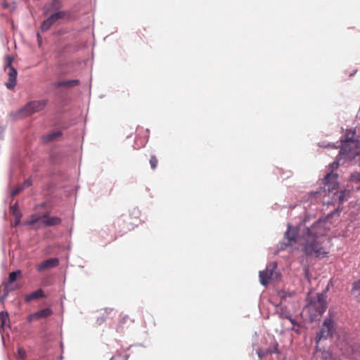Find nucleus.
Returning <instances> with one entry per match:
<instances>
[{"instance_id": "nucleus-2", "label": "nucleus", "mask_w": 360, "mask_h": 360, "mask_svg": "<svg viewBox=\"0 0 360 360\" xmlns=\"http://www.w3.org/2000/svg\"><path fill=\"white\" fill-rule=\"evenodd\" d=\"M354 158H350L347 154L345 153V152H342L340 150L338 155L336 157L335 160L332 162L329 167L331 169V172L328 173L323 179V192L328 191V193L333 192L337 189L338 186V175L336 173L333 172V170L338 169L339 165H344L346 162H352ZM322 192L321 188L319 191L311 192V196L317 197L318 195H321Z\"/></svg>"}, {"instance_id": "nucleus-33", "label": "nucleus", "mask_w": 360, "mask_h": 360, "mask_svg": "<svg viewBox=\"0 0 360 360\" xmlns=\"http://www.w3.org/2000/svg\"><path fill=\"white\" fill-rule=\"evenodd\" d=\"M39 220L41 221V217H35L34 216H32L31 219L30 221H27L26 224H27V225L34 224Z\"/></svg>"}, {"instance_id": "nucleus-20", "label": "nucleus", "mask_w": 360, "mask_h": 360, "mask_svg": "<svg viewBox=\"0 0 360 360\" xmlns=\"http://www.w3.org/2000/svg\"><path fill=\"white\" fill-rule=\"evenodd\" d=\"M48 18L45 19L41 25V32H44L49 30L52 25H53L56 22L54 20L51 18V16L50 15H47Z\"/></svg>"}, {"instance_id": "nucleus-41", "label": "nucleus", "mask_w": 360, "mask_h": 360, "mask_svg": "<svg viewBox=\"0 0 360 360\" xmlns=\"http://www.w3.org/2000/svg\"><path fill=\"white\" fill-rule=\"evenodd\" d=\"M316 349L317 350H321V349H319V344H317V343H316Z\"/></svg>"}, {"instance_id": "nucleus-23", "label": "nucleus", "mask_w": 360, "mask_h": 360, "mask_svg": "<svg viewBox=\"0 0 360 360\" xmlns=\"http://www.w3.org/2000/svg\"><path fill=\"white\" fill-rule=\"evenodd\" d=\"M49 15L51 16V18L54 20L55 22H56L58 20L65 18L67 15V13L65 11H62L53 12Z\"/></svg>"}, {"instance_id": "nucleus-14", "label": "nucleus", "mask_w": 360, "mask_h": 360, "mask_svg": "<svg viewBox=\"0 0 360 360\" xmlns=\"http://www.w3.org/2000/svg\"><path fill=\"white\" fill-rule=\"evenodd\" d=\"M63 135V133L61 131H52L51 133H49L47 134L43 135L41 138L42 143H48L51 141H53L56 139L60 137Z\"/></svg>"}, {"instance_id": "nucleus-25", "label": "nucleus", "mask_w": 360, "mask_h": 360, "mask_svg": "<svg viewBox=\"0 0 360 360\" xmlns=\"http://www.w3.org/2000/svg\"><path fill=\"white\" fill-rule=\"evenodd\" d=\"M14 289L11 287V284H8V282L4 283V294L1 297V302H4V300L8 295L9 292H11Z\"/></svg>"}, {"instance_id": "nucleus-8", "label": "nucleus", "mask_w": 360, "mask_h": 360, "mask_svg": "<svg viewBox=\"0 0 360 360\" xmlns=\"http://www.w3.org/2000/svg\"><path fill=\"white\" fill-rule=\"evenodd\" d=\"M297 231L292 228L290 224L288 225V229L285 232V238L288 240V243H282L279 247L280 250H285L287 246L292 245L296 242L297 237Z\"/></svg>"}, {"instance_id": "nucleus-6", "label": "nucleus", "mask_w": 360, "mask_h": 360, "mask_svg": "<svg viewBox=\"0 0 360 360\" xmlns=\"http://www.w3.org/2000/svg\"><path fill=\"white\" fill-rule=\"evenodd\" d=\"M308 307L310 311L315 312V315L323 314L326 309L325 295L323 293H319L316 297L311 300Z\"/></svg>"}, {"instance_id": "nucleus-10", "label": "nucleus", "mask_w": 360, "mask_h": 360, "mask_svg": "<svg viewBox=\"0 0 360 360\" xmlns=\"http://www.w3.org/2000/svg\"><path fill=\"white\" fill-rule=\"evenodd\" d=\"M62 221L58 217H50L48 212L44 213L41 216V223L44 226L49 227L58 225Z\"/></svg>"}, {"instance_id": "nucleus-37", "label": "nucleus", "mask_w": 360, "mask_h": 360, "mask_svg": "<svg viewBox=\"0 0 360 360\" xmlns=\"http://www.w3.org/2000/svg\"><path fill=\"white\" fill-rule=\"evenodd\" d=\"M4 131L5 128L3 126L0 125V140L2 139L3 138Z\"/></svg>"}, {"instance_id": "nucleus-4", "label": "nucleus", "mask_w": 360, "mask_h": 360, "mask_svg": "<svg viewBox=\"0 0 360 360\" xmlns=\"http://www.w3.org/2000/svg\"><path fill=\"white\" fill-rule=\"evenodd\" d=\"M48 103V99L33 100L29 101L18 111L11 112V116L15 119H21L29 117L34 113L43 110Z\"/></svg>"}, {"instance_id": "nucleus-15", "label": "nucleus", "mask_w": 360, "mask_h": 360, "mask_svg": "<svg viewBox=\"0 0 360 360\" xmlns=\"http://www.w3.org/2000/svg\"><path fill=\"white\" fill-rule=\"evenodd\" d=\"M279 349H278V345L277 342H274L271 347L269 348L264 349V350H259L257 352L259 357L262 358L266 355L268 354H278Z\"/></svg>"}, {"instance_id": "nucleus-7", "label": "nucleus", "mask_w": 360, "mask_h": 360, "mask_svg": "<svg viewBox=\"0 0 360 360\" xmlns=\"http://www.w3.org/2000/svg\"><path fill=\"white\" fill-rule=\"evenodd\" d=\"M12 58L8 57L6 68L8 69V75L9 77L8 81L6 82L5 85L8 89H13L17 84V70L12 65Z\"/></svg>"}, {"instance_id": "nucleus-34", "label": "nucleus", "mask_w": 360, "mask_h": 360, "mask_svg": "<svg viewBox=\"0 0 360 360\" xmlns=\"http://www.w3.org/2000/svg\"><path fill=\"white\" fill-rule=\"evenodd\" d=\"M276 267H277L276 262H271L266 268H269V272H271V274L273 275L274 271L276 269Z\"/></svg>"}, {"instance_id": "nucleus-17", "label": "nucleus", "mask_w": 360, "mask_h": 360, "mask_svg": "<svg viewBox=\"0 0 360 360\" xmlns=\"http://www.w3.org/2000/svg\"><path fill=\"white\" fill-rule=\"evenodd\" d=\"M79 84V79H69V80L59 81L54 84V86L56 88H59V87H62V86L73 87L75 86L78 85Z\"/></svg>"}, {"instance_id": "nucleus-12", "label": "nucleus", "mask_w": 360, "mask_h": 360, "mask_svg": "<svg viewBox=\"0 0 360 360\" xmlns=\"http://www.w3.org/2000/svg\"><path fill=\"white\" fill-rule=\"evenodd\" d=\"M59 264V259L56 257L48 259L37 266V271H41L45 269L54 268Z\"/></svg>"}, {"instance_id": "nucleus-13", "label": "nucleus", "mask_w": 360, "mask_h": 360, "mask_svg": "<svg viewBox=\"0 0 360 360\" xmlns=\"http://www.w3.org/2000/svg\"><path fill=\"white\" fill-rule=\"evenodd\" d=\"M127 219V215H122L114 221L115 227L117 228L120 232H124L126 229H129V224L126 222Z\"/></svg>"}, {"instance_id": "nucleus-38", "label": "nucleus", "mask_w": 360, "mask_h": 360, "mask_svg": "<svg viewBox=\"0 0 360 360\" xmlns=\"http://www.w3.org/2000/svg\"><path fill=\"white\" fill-rule=\"evenodd\" d=\"M112 311V309H110V308H106V309H104V312L107 315L110 314Z\"/></svg>"}, {"instance_id": "nucleus-26", "label": "nucleus", "mask_w": 360, "mask_h": 360, "mask_svg": "<svg viewBox=\"0 0 360 360\" xmlns=\"http://www.w3.org/2000/svg\"><path fill=\"white\" fill-rule=\"evenodd\" d=\"M352 294L355 297H360V280H359L353 283V286H352Z\"/></svg>"}, {"instance_id": "nucleus-39", "label": "nucleus", "mask_w": 360, "mask_h": 360, "mask_svg": "<svg viewBox=\"0 0 360 360\" xmlns=\"http://www.w3.org/2000/svg\"><path fill=\"white\" fill-rule=\"evenodd\" d=\"M2 6H3V8H7L8 7V3H6H6H4V4H2Z\"/></svg>"}, {"instance_id": "nucleus-1", "label": "nucleus", "mask_w": 360, "mask_h": 360, "mask_svg": "<svg viewBox=\"0 0 360 360\" xmlns=\"http://www.w3.org/2000/svg\"><path fill=\"white\" fill-rule=\"evenodd\" d=\"M325 226L326 220L320 219L301 231V238L304 240L303 249L307 255L323 257L328 254L322 245L323 237L326 234Z\"/></svg>"}, {"instance_id": "nucleus-27", "label": "nucleus", "mask_w": 360, "mask_h": 360, "mask_svg": "<svg viewBox=\"0 0 360 360\" xmlns=\"http://www.w3.org/2000/svg\"><path fill=\"white\" fill-rule=\"evenodd\" d=\"M321 357L323 360H335L333 358L332 353L330 351L326 350L325 349L322 350Z\"/></svg>"}, {"instance_id": "nucleus-11", "label": "nucleus", "mask_w": 360, "mask_h": 360, "mask_svg": "<svg viewBox=\"0 0 360 360\" xmlns=\"http://www.w3.org/2000/svg\"><path fill=\"white\" fill-rule=\"evenodd\" d=\"M52 314L53 312L51 309L45 308L30 314L28 317V321L31 322L39 319L46 318L50 316Z\"/></svg>"}, {"instance_id": "nucleus-28", "label": "nucleus", "mask_w": 360, "mask_h": 360, "mask_svg": "<svg viewBox=\"0 0 360 360\" xmlns=\"http://www.w3.org/2000/svg\"><path fill=\"white\" fill-rule=\"evenodd\" d=\"M17 354H18V359H19L20 360L25 359L26 357V355H27L26 351L22 347L18 348Z\"/></svg>"}, {"instance_id": "nucleus-32", "label": "nucleus", "mask_w": 360, "mask_h": 360, "mask_svg": "<svg viewBox=\"0 0 360 360\" xmlns=\"http://www.w3.org/2000/svg\"><path fill=\"white\" fill-rule=\"evenodd\" d=\"M24 189L28 188L32 185V180L31 178H28L23 183L20 184Z\"/></svg>"}, {"instance_id": "nucleus-18", "label": "nucleus", "mask_w": 360, "mask_h": 360, "mask_svg": "<svg viewBox=\"0 0 360 360\" xmlns=\"http://www.w3.org/2000/svg\"><path fill=\"white\" fill-rule=\"evenodd\" d=\"M44 297V291L41 289H38L25 297L26 302H30L33 300H37Z\"/></svg>"}, {"instance_id": "nucleus-16", "label": "nucleus", "mask_w": 360, "mask_h": 360, "mask_svg": "<svg viewBox=\"0 0 360 360\" xmlns=\"http://www.w3.org/2000/svg\"><path fill=\"white\" fill-rule=\"evenodd\" d=\"M259 276L260 283L262 285L265 286L269 283V281L271 278L272 274H271V272H269V268H266L265 270L259 271Z\"/></svg>"}, {"instance_id": "nucleus-30", "label": "nucleus", "mask_w": 360, "mask_h": 360, "mask_svg": "<svg viewBox=\"0 0 360 360\" xmlns=\"http://www.w3.org/2000/svg\"><path fill=\"white\" fill-rule=\"evenodd\" d=\"M23 190H24V188H22V185L20 184L19 185H17L16 186H15L13 188V190L11 191V195L15 196V195H18V193H20Z\"/></svg>"}, {"instance_id": "nucleus-21", "label": "nucleus", "mask_w": 360, "mask_h": 360, "mask_svg": "<svg viewBox=\"0 0 360 360\" xmlns=\"http://www.w3.org/2000/svg\"><path fill=\"white\" fill-rule=\"evenodd\" d=\"M349 181L352 184H357L355 187L353 186V189H360V172H354L351 174L349 178Z\"/></svg>"}, {"instance_id": "nucleus-5", "label": "nucleus", "mask_w": 360, "mask_h": 360, "mask_svg": "<svg viewBox=\"0 0 360 360\" xmlns=\"http://www.w3.org/2000/svg\"><path fill=\"white\" fill-rule=\"evenodd\" d=\"M335 331V323L330 317H326L319 332L316 334L315 340L316 343L319 344L321 340H326L333 336Z\"/></svg>"}, {"instance_id": "nucleus-43", "label": "nucleus", "mask_w": 360, "mask_h": 360, "mask_svg": "<svg viewBox=\"0 0 360 360\" xmlns=\"http://www.w3.org/2000/svg\"><path fill=\"white\" fill-rule=\"evenodd\" d=\"M18 224H19V220H18V221H16L15 222V226H17Z\"/></svg>"}, {"instance_id": "nucleus-36", "label": "nucleus", "mask_w": 360, "mask_h": 360, "mask_svg": "<svg viewBox=\"0 0 360 360\" xmlns=\"http://www.w3.org/2000/svg\"><path fill=\"white\" fill-rule=\"evenodd\" d=\"M105 319H106V316H105L104 315H103V316H100V317H98V319H97V323L100 325V324H101L103 321H105Z\"/></svg>"}, {"instance_id": "nucleus-3", "label": "nucleus", "mask_w": 360, "mask_h": 360, "mask_svg": "<svg viewBox=\"0 0 360 360\" xmlns=\"http://www.w3.org/2000/svg\"><path fill=\"white\" fill-rule=\"evenodd\" d=\"M356 131L346 129L345 134L341 137V143L338 146L340 150L345 152L350 158L360 155L359 141L355 139Z\"/></svg>"}, {"instance_id": "nucleus-22", "label": "nucleus", "mask_w": 360, "mask_h": 360, "mask_svg": "<svg viewBox=\"0 0 360 360\" xmlns=\"http://www.w3.org/2000/svg\"><path fill=\"white\" fill-rule=\"evenodd\" d=\"M7 322H9V316L7 311L0 312V331L4 330V326H6Z\"/></svg>"}, {"instance_id": "nucleus-40", "label": "nucleus", "mask_w": 360, "mask_h": 360, "mask_svg": "<svg viewBox=\"0 0 360 360\" xmlns=\"http://www.w3.org/2000/svg\"><path fill=\"white\" fill-rule=\"evenodd\" d=\"M12 209L13 210V214H15L16 208L13 207Z\"/></svg>"}, {"instance_id": "nucleus-24", "label": "nucleus", "mask_w": 360, "mask_h": 360, "mask_svg": "<svg viewBox=\"0 0 360 360\" xmlns=\"http://www.w3.org/2000/svg\"><path fill=\"white\" fill-rule=\"evenodd\" d=\"M20 275H21L20 270H16V271L11 272L8 275V279L7 282H8V284L13 283V282H15L17 280L18 277L20 276Z\"/></svg>"}, {"instance_id": "nucleus-35", "label": "nucleus", "mask_w": 360, "mask_h": 360, "mask_svg": "<svg viewBox=\"0 0 360 360\" xmlns=\"http://www.w3.org/2000/svg\"><path fill=\"white\" fill-rule=\"evenodd\" d=\"M288 319L290 321V323L293 325V326H298V322L293 318H292L291 316H289L288 317Z\"/></svg>"}, {"instance_id": "nucleus-42", "label": "nucleus", "mask_w": 360, "mask_h": 360, "mask_svg": "<svg viewBox=\"0 0 360 360\" xmlns=\"http://www.w3.org/2000/svg\"><path fill=\"white\" fill-rule=\"evenodd\" d=\"M115 356H112V357H111V359H110V360H115ZM123 360H127V359H123Z\"/></svg>"}, {"instance_id": "nucleus-31", "label": "nucleus", "mask_w": 360, "mask_h": 360, "mask_svg": "<svg viewBox=\"0 0 360 360\" xmlns=\"http://www.w3.org/2000/svg\"><path fill=\"white\" fill-rule=\"evenodd\" d=\"M150 165L153 169H155L158 165V159L155 155H152L150 159Z\"/></svg>"}, {"instance_id": "nucleus-29", "label": "nucleus", "mask_w": 360, "mask_h": 360, "mask_svg": "<svg viewBox=\"0 0 360 360\" xmlns=\"http://www.w3.org/2000/svg\"><path fill=\"white\" fill-rule=\"evenodd\" d=\"M319 146L321 147V148H338V146L334 143H326V142H322V143H319Z\"/></svg>"}, {"instance_id": "nucleus-9", "label": "nucleus", "mask_w": 360, "mask_h": 360, "mask_svg": "<svg viewBox=\"0 0 360 360\" xmlns=\"http://www.w3.org/2000/svg\"><path fill=\"white\" fill-rule=\"evenodd\" d=\"M63 4L60 0H49V2L45 4L42 7L44 15H49L53 12L61 11Z\"/></svg>"}, {"instance_id": "nucleus-19", "label": "nucleus", "mask_w": 360, "mask_h": 360, "mask_svg": "<svg viewBox=\"0 0 360 360\" xmlns=\"http://www.w3.org/2000/svg\"><path fill=\"white\" fill-rule=\"evenodd\" d=\"M337 197L340 204L347 201L350 197V191L349 189H344L337 193Z\"/></svg>"}]
</instances>
